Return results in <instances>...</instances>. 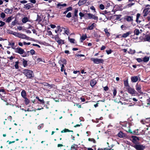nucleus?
I'll use <instances>...</instances> for the list:
<instances>
[{
	"label": "nucleus",
	"instance_id": "25",
	"mask_svg": "<svg viewBox=\"0 0 150 150\" xmlns=\"http://www.w3.org/2000/svg\"><path fill=\"white\" fill-rule=\"evenodd\" d=\"M78 147V146L76 144H73L71 146V148L72 149H74V150H77V148Z\"/></svg>",
	"mask_w": 150,
	"mask_h": 150
},
{
	"label": "nucleus",
	"instance_id": "21",
	"mask_svg": "<svg viewBox=\"0 0 150 150\" xmlns=\"http://www.w3.org/2000/svg\"><path fill=\"white\" fill-rule=\"evenodd\" d=\"M42 84L45 86H46L47 88H51L52 87V85H50L49 84L47 83L44 82L42 83Z\"/></svg>",
	"mask_w": 150,
	"mask_h": 150
},
{
	"label": "nucleus",
	"instance_id": "37",
	"mask_svg": "<svg viewBox=\"0 0 150 150\" xmlns=\"http://www.w3.org/2000/svg\"><path fill=\"white\" fill-rule=\"evenodd\" d=\"M132 138H133V141H136L137 140H139V138L135 136H132Z\"/></svg>",
	"mask_w": 150,
	"mask_h": 150
},
{
	"label": "nucleus",
	"instance_id": "56",
	"mask_svg": "<svg viewBox=\"0 0 150 150\" xmlns=\"http://www.w3.org/2000/svg\"><path fill=\"white\" fill-rule=\"evenodd\" d=\"M116 93H117L116 90L115 89H114L113 90V95L114 96V97L116 95Z\"/></svg>",
	"mask_w": 150,
	"mask_h": 150
},
{
	"label": "nucleus",
	"instance_id": "7",
	"mask_svg": "<svg viewBox=\"0 0 150 150\" xmlns=\"http://www.w3.org/2000/svg\"><path fill=\"white\" fill-rule=\"evenodd\" d=\"M150 12V8L148 7L146 8L143 11V16L145 17L146 16L148 13Z\"/></svg>",
	"mask_w": 150,
	"mask_h": 150
},
{
	"label": "nucleus",
	"instance_id": "3",
	"mask_svg": "<svg viewBox=\"0 0 150 150\" xmlns=\"http://www.w3.org/2000/svg\"><path fill=\"white\" fill-rule=\"evenodd\" d=\"M54 38L56 41L59 45H61L64 43V40L61 39L58 35H55L54 36Z\"/></svg>",
	"mask_w": 150,
	"mask_h": 150
},
{
	"label": "nucleus",
	"instance_id": "1",
	"mask_svg": "<svg viewBox=\"0 0 150 150\" xmlns=\"http://www.w3.org/2000/svg\"><path fill=\"white\" fill-rule=\"evenodd\" d=\"M23 73L27 78L31 79L34 77V74L32 71L25 69L23 71Z\"/></svg>",
	"mask_w": 150,
	"mask_h": 150
},
{
	"label": "nucleus",
	"instance_id": "63",
	"mask_svg": "<svg viewBox=\"0 0 150 150\" xmlns=\"http://www.w3.org/2000/svg\"><path fill=\"white\" fill-rule=\"evenodd\" d=\"M72 10V8L71 7H69L67 8L66 9V10L68 12L69 11H71Z\"/></svg>",
	"mask_w": 150,
	"mask_h": 150
},
{
	"label": "nucleus",
	"instance_id": "44",
	"mask_svg": "<svg viewBox=\"0 0 150 150\" xmlns=\"http://www.w3.org/2000/svg\"><path fill=\"white\" fill-rule=\"evenodd\" d=\"M145 39L146 41L150 42V35L146 36Z\"/></svg>",
	"mask_w": 150,
	"mask_h": 150
},
{
	"label": "nucleus",
	"instance_id": "57",
	"mask_svg": "<svg viewBox=\"0 0 150 150\" xmlns=\"http://www.w3.org/2000/svg\"><path fill=\"white\" fill-rule=\"evenodd\" d=\"M66 17L67 18H69L71 17V13L70 12L68 13Z\"/></svg>",
	"mask_w": 150,
	"mask_h": 150
},
{
	"label": "nucleus",
	"instance_id": "52",
	"mask_svg": "<svg viewBox=\"0 0 150 150\" xmlns=\"http://www.w3.org/2000/svg\"><path fill=\"white\" fill-rule=\"evenodd\" d=\"M79 15L80 16V19H82V17H83L84 16V14L81 12H80L79 13Z\"/></svg>",
	"mask_w": 150,
	"mask_h": 150
},
{
	"label": "nucleus",
	"instance_id": "42",
	"mask_svg": "<svg viewBox=\"0 0 150 150\" xmlns=\"http://www.w3.org/2000/svg\"><path fill=\"white\" fill-rule=\"evenodd\" d=\"M68 40L71 43H74V42L75 40L74 39L70 38L69 37Z\"/></svg>",
	"mask_w": 150,
	"mask_h": 150
},
{
	"label": "nucleus",
	"instance_id": "31",
	"mask_svg": "<svg viewBox=\"0 0 150 150\" xmlns=\"http://www.w3.org/2000/svg\"><path fill=\"white\" fill-rule=\"evenodd\" d=\"M9 45L11 46L12 48L13 49H15L14 47L15 43L14 42L11 43L10 42H9L8 45Z\"/></svg>",
	"mask_w": 150,
	"mask_h": 150
},
{
	"label": "nucleus",
	"instance_id": "2",
	"mask_svg": "<svg viewBox=\"0 0 150 150\" xmlns=\"http://www.w3.org/2000/svg\"><path fill=\"white\" fill-rule=\"evenodd\" d=\"M91 59L92 61L94 63L96 64L102 63L104 62V60L102 59L91 58Z\"/></svg>",
	"mask_w": 150,
	"mask_h": 150
},
{
	"label": "nucleus",
	"instance_id": "22",
	"mask_svg": "<svg viewBox=\"0 0 150 150\" xmlns=\"http://www.w3.org/2000/svg\"><path fill=\"white\" fill-rule=\"evenodd\" d=\"M124 86H125L126 88H128L130 86H129L128 83V81L127 80L124 81Z\"/></svg>",
	"mask_w": 150,
	"mask_h": 150
},
{
	"label": "nucleus",
	"instance_id": "48",
	"mask_svg": "<svg viewBox=\"0 0 150 150\" xmlns=\"http://www.w3.org/2000/svg\"><path fill=\"white\" fill-rule=\"evenodd\" d=\"M73 132L72 131H70L68 129H65L64 130L62 131V132Z\"/></svg>",
	"mask_w": 150,
	"mask_h": 150
},
{
	"label": "nucleus",
	"instance_id": "60",
	"mask_svg": "<svg viewBox=\"0 0 150 150\" xmlns=\"http://www.w3.org/2000/svg\"><path fill=\"white\" fill-rule=\"evenodd\" d=\"M121 28L122 30H125L126 29V26L123 25H122L121 26Z\"/></svg>",
	"mask_w": 150,
	"mask_h": 150
},
{
	"label": "nucleus",
	"instance_id": "16",
	"mask_svg": "<svg viewBox=\"0 0 150 150\" xmlns=\"http://www.w3.org/2000/svg\"><path fill=\"white\" fill-rule=\"evenodd\" d=\"M126 19L128 22H130L133 20V16H127L126 18Z\"/></svg>",
	"mask_w": 150,
	"mask_h": 150
},
{
	"label": "nucleus",
	"instance_id": "8",
	"mask_svg": "<svg viewBox=\"0 0 150 150\" xmlns=\"http://www.w3.org/2000/svg\"><path fill=\"white\" fill-rule=\"evenodd\" d=\"M88 18L90 19L93 18L95 20H97L98 17L92 14L89 13L87 14Z\"/></svg>",
	"mask_w": 150,
	"mask_h": 150
},
{
	"label": "nucleus",
	"instance_id": "49",
	"mask_svg": "<svg viewBox=\"0 0 150 150\" xmlns=\"http://www.w3.org/2000/svg\"><path fill=\"white\" fill-rule=\"evenodd\" d=\"M43 124H42L40 125L38 127V128L39 129H40L42 127H43Z\"/></svg>",
	"mask_w": 150,
	"mask_h": 150
},
{
	"label": "nucleus",
	"instance_id": "5",
	"mask_svg": "<svg viewBox=\"0 0 150 150\" xmlns=\"http://www.w3.org/2000/svg\"><path fill=\"white\" fill-rule=\"evenodd\" d=\"M15 52L21 54H23L24 52V51L21 47H18L15 49Z\"/></svg>",
	"mask_w": 150,
	"mask_h": 150
},
{
	"label": "nucleus",
	"instance_id": "10",
	"mask_svg": "<svg viewBox=\"0 0 150 150\" xmlns=\"http://www.w3.org/2000/svg\"><path fill=\"white\" fill-rule=\"evenodd\" d=\"M19 38L23 39H26V40H29L30 38L28 36H26L25 35L22 34L21 33L20 36H19Z\"/></svg>",
	"mask_w": 150,
	"mask_h": 150
},
{
	"label": "nucleus",
	"instance_id": "50",
	"mask_svg": "<svg viewBox=\"0 0 150 150\" xmlns=\"http://www.w3.org/2000/svg\"><path fill=\"white\" fill-rule=\"evenodd\" d=\"M106 52H107V54H111L112 52V50H106Z\"/></svg>",
	"mask_w": 150,
	"mask_h": 150
},
{
	"label": "nucleus",
	"instance_id": "53",
	"mask_svg": "<svg viewBox=\"0 0 150 150\" xmlns=\"http://www.w3.org/2000/svg\"><path fill=\"white\" fill-rule=\"evenodd\" d=\"M101 10H103L104 9V6L103 4H100L99 6Z\"/></svg>",
	"mask_w": 150,
	"mask_h": 150
},
{
	"label": "nucleus",
	"instance_id": "45",
	"mask_svg": "<svg viewBox=\"0 0 150 150\" xmlns=\"http://www.w3.org/2000/svg\"><path fill=\"white\" fill-rule=\"evenodd\" d=\"M18 62H15V64L14 65L15 68L16 69H18Z\"/></svg>",
	"mask_w": 150,
	"mask_h": 150
},
{
	"label": "nucleus",
	"instance_id": "55",
	"mask_svg": "<svg viewBox=\"0 0 150 150\" xmlns=\"http://www.w3.org/2000/svg\"><path fill=\"white\" fill-rule=\"evenodd\" d=\"M88 140L89 141L93 142L94 143H95L96 142L95 140L93 138H89Z\"/></svg>",
	"mask_w": 150,
	"mask_h": 150
},
{
	"label": "nucleus",
	"instance_id": "6",
	"mask_svg": "<svg viewBox=\"0 0 150 150\" xmlns=\"http://www.w3.org/2000/svg\"><path fill=\"white\" fill-rule=\"evenodd\" d=\"M127 89L129 93L132 95L136 94V91L134 88H132L130 87H129L128 88H127Z\"/></svg>",
	"mask_w": 150,
	"mask_h": 150
},
{
	"label": "nucleus",
	"instance_id": "18",
	"mask_svg": "<svg viewBox=\"0 0 150 150\" xmlns=\"http://www.w3.org/2000/svg\"><path fill=\"white\" fill-rule=\"evenodd\" d=\"M29 19L27 17H24L22 18V21L23 23H25L29 21Z\"/></svg>",
	"mask_w": 150,
	"mask_h": 150
},
{
	"label": "nucleus",
	"instance_id": "30",
	"mask_svg": "<svg viewBox=\"0 0 150 150\" xmlns=\"http://www.w3.org/2000/svg\"><path fill=\"white\" fill-rule=\"evenodd\" d=\"M104 31L107 36L108 37L110 35V33L108 32V29L107 28L105 29Z\"/></svg>",
	"mask_w": 150,
	"mask_h": 150
},
{
	"label": "nucleus",
	"instance_id": "27",
	"mask_svg": "<svg viewBox=\"0 0 150 150\" xmlns=\"http://www.w3.org/2000/svg\"><path fill=\"white\" fill-rule=\"evenodd\" d=\"M140 32L139 30L137 29H135L134 31V34L136 35H138L140 33Z\"/></svg>",
	"mask_w": 150,
	"mask_h": 150
},
{
	"label": "nucleus",
	"instance_id": "14",
	"mask_svg": "<svg viewBox=\"0 0 150 150\" xmlns=\"http://www.w3.org/2000/svg\"><path fill=\"white\" fill-rule=\"evenodd\" d=\"M132 32L130 31H129L123 34L122 37L124 38H126L129 36L130 34H131Z\"/></svg>",
	"mask_w": 150,
	"mask_h": 150
},
{
	"label": "nucleus",
	"instance_id": "32",
	"mask_svg": "<svg viewBox=\"0 0 150 150\" xmlns=\"http://www.w3.org/2000/svg\"><path fill=\"white\" fill-rule=\"evenodd\" d=\"M129 54H133L135 52V51L134 50H132L131 49L129 50V51L128 52Z\"/></svg>",
	"mask_w": 150,
	"mask_h": 150
},
{
	"label": "nucleus",
	"instance_id": "64",
	"mask_svg": "<svg viewBox=\"0 0 150 150\" xmlns=\"http://www.w3.org/2000/svg\"><path fill=\"white\" fill-rule=\"evenodd\" d=\"M37 61L38 62H42V59L40 58H38L37 59Z\"/></svg>",
	"mask_w": 150,
	"mask_h": 150
},
{
	"label": "nucleus",
	"instance_id": "51",
	"mask_svg": "<svg viewBox=\"0 0 150 150\" xmlns=\"http://www.w3.org/2000/svg\"><path fill=\"white\" fill-rule=\"evenodd\" d=\"M137 61L139 62H143V59L141 58H138L136 59Z\"/></svg>",
	"mask_w": 150,
	"mask_h": 150
},
{
	"label": "nucleus",
	"instance_id": "19",
	"mask_svg": "<svg viewBox=\"0 0 150 150\" xmlns=\"http://www.w3.org/2000/svg\"><path fill=\"white\" fill-rule=\"evenodd\" d=\"M96 83V81L95 79L92 80L90 82V85L92 87L94 86Z\"/></svg>",
	"mask_w": 150,
	"mask_h": 150
},
{
	"label": "nucleus",
	"instance_id": "34",
	"mask_svg": "<svg viewBox=\"0 0 150 150\" xmlns=\"http://www.w3.org/2000/svg\"><path fill=\"white\" fill-rule=\"evenodd\" d=\"M27 52H30V54L32 55H33L35 54V51L33 49H32L30 50V51H28Z\"/></svg>",
	"mask_w": 150,
	"mask_h": 150
},
{
	"label": "nucleus",
	"instance_id": "20",
	"mask_svg": "<svg viewBox=\"0 0 150 150\" xmlns=\"http://www.w3.org/2000/svg\"><path fill=\"white\" fill-rule=\"evenodd\" d=\"M87 36L86 34L83 35L81 37V42H83V41L85 40L87 38Z\"/></svg>",
	"mask_w": 150,
	"mask_h": 150
},
{
	"label": "nucleus",
	"instance_id": "43",
	"mask_svg": "<svg viewBox=\"0 0 150 150\" xmlns=\"http://www.w3.org/2000/svg\"><path fill=\"white\" fill-rule=\"evenodd\" d=\"M5 24V22L2 21H0V27L3 26Z\"/></svg>",
	"mask_w": 150,
	"mask_h": 150
},
{
	"label": "nucleus",
	"instance_id": "33",
	"mask_svg": "<svg viewBox=\"0 0 150 150\" xmlns=\"http://www.w3.org/2000/svg\"><path fill=\"white\" fill-rule=\"evenodd\" d=\"M148 118H146L145 120H141V122L143 124H144L148 122L147 121H148Z\"/></svg>",
	"mask_w": 150,
	"mask_h": 150
},
{
	"label": "nucleus",
	"instance_id": "9",
	"mask_svg": "<svg viewBox=\"0 0 150 150\" xmlns=\"http://www.w3.org/2000/svg\"><path fill=\"white\" fill-rule=\"evenodd\" d=\"M96 25L94 23H93L91 25H89L87 28V30H92L96 26Z\"/></svg>",
	"mask_w": 150,
	"mask_h": 150
},
{
	"label": "nucleus",
	"instance_id": "62",
	"mask_svg": "<svg viewBox=\"0 0 150 150\" xmlns=\"http://www.w3.org/2000/svg\"><path fill=\"white\" fill-rule=\"evenodd\" d=\"M17 29L19 30H21L23 29V27L22 26H19L17 27Z\"/></svg>",
	"mask_w": 150,
	"mask_h": 150
},
{
	"label": "nucleus",
	"instance_id": "35",
	"mask_svg": "<svg viewBox=\"0 0 150 150\" xmlns=\"http://www.w3.org/2000/svg\"><path fill=\"white\" fill-rule=\"evenodd\" d=\"M85 2V0H79L78 4L79 5H81L84 4Z\"/></svg>",
	"mask_w": 150,
	"mask_h": 150
},
{
	"label": "nucleus",
	"instance_id": "15",
	"mask_svg": "<svg viewBox=\"0 0 150 150\" xmlns=\"http://www.w3.org/2000/svg\"><path fill=\"white\" fill-rule=\"evenodd\" d=\"M118 136L119 137L123 138L126 137V135L122 132L120 131L118 134Z\"/></svg>",
	"mask_w": 150,
	"mask_h": 150
},
{
	"label": "nucleus",
	"instance_id": "12",
	"mask_svg": "<svg viewBox=\"0 0 150 150\" xmlns=\"http://www.w3.org/2000/svg\"><path fill=\"white\" fill-rule=\"evenodd\" d=\"M63 29H64V34H67L68 35H69V30L68 28H63Z\"/></svg>",
	"mask_w": 150,
	"mask_h": 150
},
{
	"label": "nucleus",
	"instance_id": "40",
	"mask_svg": "<svg viewBox=\"0 0 150 150\" xmlns=\"http://www.w3.org/2000/svg\"><path fill=\"white\" fill-rule=\"evenodd\" d=\"M12 20V18L11 17H9L6 20V23H9Z\"/></svg>",
	"mask_w": 150,
	"mask_h": 150
},
{
	"label": "nucleus",
	"instance_id": "54",
	"mask_svg": "<svg viewBox=\"0 0 150 150\" xmlns=\"http://www.w3.org/2000/svg\"><path fill=\"white\" fill-rule=\"evenodd\" d=\"M127 125H128V126L129 127V129L127 130H126L127 132H129L130 133H132V130L130 129V126H129V124H127Z\"/></svg>",
	"mask_w": 150,
	"mask_h": 150
},
{
	"label": "nucleus",
	"instance_id": "29",
	"mask_svg": "<svg viewBox=\"0 0 150 150\" xmlns=\"http://www.w3.org/2000/svg\"><path fill=\"white\" fill-rule=\"evenodd\" d=\"M23 65L24 67H26L27 66V61L23 59Z\"/></svg>",
	"mask_w": 150,
	"mask_h": 150
},
{
	"label": "nucleus",
	"instance_id": "39",
	"mask_svg": "<svg viewBox=\"0 0 150 150\" xmlns=\"http://www.w3.org/2000/svg\"><path fill=\"white\" fill-rule=\"evenodd\" d=\"M63 27H61L60 26H58L57 27V31H59L60 32H62Z\"/></svg>",
	"mask_w": 150,
	"mask_h": 150
},
{
	"label": "nucleus",
	"instance_id": "59",
	"mask_svg": "<svg viewBox=\"0 0 150 150\" xmlns=\"http://www.w3.org/2000/svg\"><path fill=\"white\" fill-rule=\"evenodd\" d=\"M27 2V1L26 0H24L20 1V3L21 4H25Z\"/></svg>",
	"mask_w": 150,
	"mask_h": 150
},
{
	"label": "nucleus",
	"instance_id": "41",
	"mask_svg": "<svg viewBox=\"0 0 150 150\" xmlns=\"http://www.w3.org/2000/svg\"><path fill=\"white\" fill-rule=\"evenodd\" d=\"M5 14L4 13H1L0 14V17L2 19L4 18L5 17Z\"/></svg>",
	"mask_w": 150,
	"mask_h": 150
},
{
	"label": "nucleus",
	"instance_id": "58",
	"mask_svg": "<svg viewBox=\"0 0 150 150\" xmlns=\"http://www.w3.org/2000/svg\"><path fill=\"white\" fill-rule=\"evenodd\" d=\"M84 55L82 54H77L75 55V57H84Z\"/></svg>",
	"mask_w": 150,
	"mask_h": 150
},
{
	"label": "nucleus",
	"instance_id": "46",
	"mask_svg": "<svg viewBox=\"0 0 150 150\" xmlns=\"http://www.w3.org/2000/svg\"><path fill=\"white\" fill-rule=\"evenodd\" d=\"M17 23L16 20H15L14 21L12 22L11 23V25L12 26H13L16 25Z\"/></svg>",
	"mask_w": 150,
	"mask_h": 150
},
{
	"label": "nucleus",
	"instance_id": "28",
	"mask_svg": "<svg viewBox=\"0 0 150 150\" xmlns=\"http://www.w3.org/2000/svg\"><path fill=\"white\" fill-rule=\"evenodd\" d=\"M25 99L24 101L25 102V103L26 105H27L30 102V101L29 100V99L27 98L26 97L24 98Z\"/></svg>",
	"mask_w": 150,
	"mask_h": 150
},
{
	"label": "nucleus",
	"instance_id": "17",
	"mask_svg": "<svg viewBox=\"0 0 150 150\" xmlns=\"http://www.w3.org/2000/svg\"><path fill=\"white\" fill-rule=\"evenodd\" d=\"M21 96L23 98L26 97V93L24 90H23L21 93Z\"/></svg>",
	"mask_w": 150,
	"mask_h": 150
},
{
	"label": "nucleus",
	"instance_id": "24",
	"mask_svg": "<svg viewBox=\"0 0 150 150\" xmlns=\"http://www.w3.org/2000/svg\"><path fill=\"white\" fill-rule=\"evenodd\" d=\"M12 9H10L8 8H7L5 9L4 12L5 13L7 14L11 13L12 12Z\"/></svg>",
	"mask_w": 150,
	"mask_h": 150
},
{
	"label": "nucleus",
	"instance_id": "4",
	"mask_svg": "<svg viewBox=\"0 0 150 150\" xmlns=\"http://www.w3.org/2000/svg\"><path fill=\"white\" fill-rule=\"evenodd\" d=\"M134 147L136 150H144L146 148L145 146L139 144H137L134 145Z\"/></svg>",
	"mask_w": 150,
	"mask_h": 150
},
{
	"label": "nucleus",
	"instance_id": "38",
	"mask_svg": "<svg viewBox=\"0 0 150 150\" xmlns=\"http://www.w3.org/2000/svg\"><path fill=\"white\" fill-rule=\"evenodd\" d=\"M140 14L139 13H137V17H136V21L137 22H140V21H139L138 20V19H139V17H140Z\"/></svg>",
	"mask_w": 150,
	"mask_h": 150
},
{
	"label": "nucleus",
	"instance_id": "11",
	"mask_svg": "<svg viewBox=\"0 0 150 150\" xmlns=\"http://www.w3.org/2000/svg\"><path fill=\"white\" fill-rule=\"evenodd\" d=\"M141 86L140 85H137L136 86V90L140 94H142L143 93L141 91Z\"/></svg>",
	"mask_w": 150,
	"mask_h": 150
},
{
	"label": "nucleus",
	"instance_id": "47",
	"mask_svg": "<svg viewBox=\"0 0 150 150\" xmlns=\"http://www.w3.org/2000/svg\"><path fill=\"white\" fill-rule=\"evenodd\" d=\"M78 12V10L77 9H75L74 11V15L76 17H77V13Z\"/></svg>",
	"mask_w": 150,
	"mask_h": 150
},
{
	"label": "nucleus",
	"instance_id": "61",
	"mask_svg": "<svg viewBox=\"0 0 150 150\" xmlns=\"http://www.w3.org/2000/svg\"><path fill=\"white\" fill-rule=\"evenodd\" d=\"M64 64H62V66H61V71H62V72L63 71V68H64Z\"/></svg>",
	"mask_w": 150,
	"mask_h": 150
},
{
	"label": "nucleus",
	"instance_id": "36",
	"mask_svg": "<svg viewBox=\"0 0 150 150\" xmlns=\"http://www.w3.org/2000/svg\"><path fill=\"white\" fill-rule=\"evenodd\" d=\"M67 6V4H61L60 3L58 4H57V6Z\"/></svg>",
	"mask_w": 150,
	"mask_h": 150
},
{
	"label": "nucleus",
	"instance_id": "13",
	"mask_svg": "<svg viewBox=\"0 0 150 150\" xmlns=\"http://www.w3.org/2000/svg\"><path fill=\"white\" fill-rule=\"evenodd\" d=\"M138 79V77L137 76H134L131 77V80L133 82H136Z\"/></svg>",
	"mask_w": 150,
	"mask_h": 150
},
{
	"label": "nucleus",
	"instance_id": "26",
	"mask_svg": "<svg viewBox=\"0 0 150 150\" xmlns=\"http://www.w3.org/2000/svg\"><path fill=\"white\" fill-rule=\"evenodd\" d=\"M32 6L31 5H29L28 4H27L26 5H25V6L24 8H25L26 9H29L30 8H31Z\"/></svg>",
	"mask_w": 150,
	"mask_h": 150
},
{
	"label": "nucleus",
	"instance_id": "23",
	"mask_svg": "<svg viewBox=\"0 0 150 150\" xmlns=\"http://www.w3.org/2000/svg\"><path fill=\"white\" fill-rule=\"evenodd\" d=\"M142 59L143 61L144 62H147L149 61V57L147 56H145Z\"/></svg>",
	"mask_w": 150,
	"mask_h": 150
}]
</instances>
